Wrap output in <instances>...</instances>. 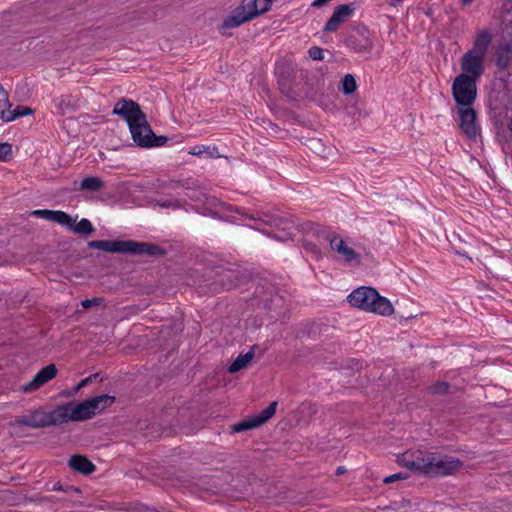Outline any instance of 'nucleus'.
Listing matches in <instances>:
<instances>
[{"instance_id": "nucleus-1", "label": "nucleus", "mask_w": 512, "mask_h": 512, "mask_svg": "<svg viewBox=\"0 0 512 512\" xmlns=\"http://www.w3.org/2000/svg\"><path fill=\"white\" fill-rule=\"evenodd\" d=\"M400 465L426 477L447 476L462 465L455 457L424 451H407L398 458Z\"/></svg>"}, {"instance_id": "nucleus-2", "label": "nucleus", "mask_w": 512, "mask_h": 512, "mask_svg": "<svg viewBox=\"0 0 512 512\" xmlns=\"http://www.w3.org/2000/svg\"><path fill=\"white\" fill-rule=\"evenodd\" d=\"M115 401L114 396L107 394L99 395L78 404L68 403L59 405L62 410L63 424L69 421H83L92 418L107 407L111 406Z\"/></svg>"}, {"instance_id": "nucleus-3", "label": "nucleus", "mask_w": 512, "mask_h": 512, "mask_svg": "<svg viewBox=\"0 0 512 512\" xmlns=\"http://www.w3.org/2000/svg\"><path fill=\"white\" fill-rule=\"evenodd\" d=\"M351 306L381 316H390L394 312L391 302L381 296L374 288L359 287L348 295Z\"/></svg>"}, {"instance_id": "nucleus-4", "label": "nucleus", "mask_w": 512, "mask_h": 512, "mask_svg": "<svg viewBox=\"0 0 512 512\" xmlns=\"http://www.w3.org/2000/svg\"><path fill=\"white\" fill-rule=\"evenodd\" d=\"M89 247L110 253H126L132 255H158L162 253L160 247L134 240H94Z\"/></svg>"}, {"instance_id": "nucleus-5", "label": "nucleus", "mask_w": 512, "mask_h": 512, "mask_svg": "<svg viewBox=\"0 0 512 512\" xmlns=\"http://www.w3.org/2000/svg\"><path fill=\"white\" fill-rule=\"evenodd\" d=\"M31 214L39 218L55 222L78 235L87 236L92 234V232L94 231V227L90 220L83 218L79 222H77V216L72 217L66 212L60 210L54 211L40 209L32 211Z\"/></svg>"}, {"instance_id": "nucleus-6", "label": "nucleus", "mask_w": 512, "mask_h": 512, "mask_svg": "<svg viewBox=\"0 0 512 512\" xmlns=\"http://www.w3.org/2000/svg\"><path fill=\"white\" fill-rule=\"evenodd\" d=\"M477 80L466 74H459L452 84L453 99L457 107L473 106L477 97Z\"/></svg>"}, {"instance_id": "nucleus-7", "label": "nucleus", "mask_w": 512, "mask_h": 512, "mask_svg": "<svg viewBox=\"0 0 512 512\" xmlns=\"http://www.w3.org/2000/svg\"><path fill=\"white\" fill-rule=\"evenodd\" d=\"M61 412L59 405L51 411L36 409L23 416L20 423L32 428L61 425L63 424V414Z\"/></svg>"}, {"instance_id": "nucleus-8", "label": "nucleus", "mask_w": 512, "mask_h": 512, "mask_svg": "<svg viewBox=\"0 0 512 512\" xmlns=\"http://www.w3.org/2000/svg\"><path fill=\"white\" fill-rule=\"evenodd\" d=\"M133 141L141 147H159L166 142V137H156L151 130L147 119L129 127Z\"/></svg>"}, {"instance_id": "nucleus-9", "label": "nucleus", "mask_w": 512, "mask_h": 512, "mask_svg": "<svg viewBox=\"0 0 512 512\" xmlns=\"http://www.w3.org/2000/svg\"><path fill=\"white\" fill-rule=\"evenodd\" d=\"M113 114L122 117L128 124V127H131L135 124H138L146 118V115L142 112L140 106L129 99H120L114 106Z\"/></svg>"}, {"instance_id": "nucleus-10", "label": "nucleus", "mask_w": 512, "mask_h": 512, "mask_svg": "<svg viewBox=\"0 0 512 512\" xmlns=\"http://www.w3.org/2000/svg\"><path fill=\"white\" fill-rule=\"evenodd\" d=\"M277 405L278 403L276 401L271 402L269 406L263 411L254 414L253 416H250L242 420L241 422L233 425L231 427V431L233 433H240L260 427L274 416L277 409Z\"/></svg>"}, {"instance_id": "nucleus-11", "label": "nucleus", "mask_w": 512, "mask_h": 512, "mask_svg": "<svg viewBox=\"0 0 512 512\" xmlns=\"http://www.w3.org/2000/svg\"><path fill=\"white\" fill-rule=\"evenodd\" d=\"M484 61L485 57L468 50L460 60L462 70L460 74H466L478 80L484 72Z\"/></svg>"}, {"instance_id": "nucleus-12", "label": "nucleus", "mask_w": 512, "mask_h": 512, "mask_svg": "<svg viewBox=\"0 0 512 512\" xmlns=\"http://www.w3.org/2000/svg\"><path fill=\"white\" fill-rule=\"evenodd\" d=\"M459 114V126L461 131L468 138H475L479 133V126L476 122L477 114L473 106L457 107Z\"/></svg>"}, {"instance_id": "nucleus-13", "label": "nucleus", "mask_w": 512, "mask_h": 512, "mask_svg": "<svg viewBox=\"0 0 512 512\" xmlns=\"http://www.w3.org/2000/svg\"><path fill=\"white\" fill-rule=\"evenodd\" d=\"M255 7H248L243 1L223 22L222 29H233L256 17Z\"/></svg>"}, {"instance_id": "nucleus-14", "label": "nucleus", "mask_w": 512, "mask_h": 512, "mask_svg": "<svg viewBox=\"0 0 512 512\" xmlns=\"http://www.w3.org/2000/svg\"><path fill=\"white\" fill-rule=\"evenodd\" d=\"M57 375V368L54 364H49L42 368L38 373L32 378V380L21 386L20 390L24 393H31L37 391L50 380L55 378Z\"/></svg>"}, {"instance_id": "nucleus-15", "label": "nucleus", "mask_w": 512, "mask_h": 512, "mask_svg": "<svg viewBox=\"0 0 512 512\" xmlns=\"http://www.w3.org/2000/svg\"><path fill=\"white\" fill-rule=\"evenodd\" d=\"M355 11L353 3L337 5L331 17L324 26V31L334 32L336 31L348 18H350Z\"/></svg>"}, {"instance_id": "nucleus-16", "label": "nucleus", "mask_w": 512, "mask_h": 512, "mask_svg": "<svg viewBox=\"0 0 512 512\" xmlns=\"http://www.w3.org/2000/svg\"><path fill=\"white\" fill-rule=\"evenodd\" d=\"M331 249L338 257L348 263H360V255L340 236L332 235L329 238Z\"/></svg>"}, {"instance_id": "nucleus-17", "label": "nucleus", "mask_w": 512, "mask_h": 512, "mask_svg": "<svg viewBox=\"0 0 512 512\" xmlns=\"http://www.w3.org/2000/svg\"><path fill=\"white\" fill-rule=\"evenodd\" d=\"M492 37L488 30H481L477 33L472 48L469 50L473 53L486 57Z\"/></svg>"}, {"instance_id": "nucleus-18", "label": "nucleus", "mask_w": 512, "mask_h": 512, "mask_svg": "<svg viewBox=\"0 0 512 512\" xmlns=\"http://www.w3.org/2000/svg\"><path fill=\"white\" fill-rule=\"evenodd\" d=\"M70 467L83 474H90L94 471V464L86 457L76 455L70 458L69 460Z\"/></svg>"}, {"instance_id": "nucleus-19", "label": "nucleus", "mask_w": 512, "mask_h": 512, "mask_svg": "<svg viewBox=\"0 0 512 512\" xmlns=\"http://www.w3.org/2000/svg\"><path fill=\"white\" fill-rule=\"evenodd\" d=\"M254 357V353L252 351H249L245 354H240L229 366L228 371L230 373H236L245 367L252 361Z\"/></svg>"}, {"instance_id": "nucleus-20", "label": "nucleus", "mask_w": 512, "mask_h": 512, "mask_svg": "<svg viewBox=\"0 0 512 512\" xmlns=\"http://www.w3.org/2000/svg\"><path fill=\"white\" fill-rule=\"evenodd\" d=\"M11 114H3L2 115V121L9 123L14 120H16L19 117L31 115L33 113V110L26 106H17L16 108L12 109Z\"/></svg>"}, {"instance_id": "nucleus-21", "label": "nucleus", "mask_w": 512, "mask_h": 512, "mask_svg": "<svg viewBox=\"0 0 512 512\" xmlns=\"http://www.w3.org/2000/svg\"><path fill=\"white\" fill-rule=\"evenodd\" d=\"M357 89L356 79L352 74H346L341 81V90L345 95L355 92Z\"/></svg>"}, {"instance_id": "nucleus-22", "label": "nucleus", "mask_w": 512, "mask_h": 512, "mask_svg": "<svg viewBox=\"0 0 512 512\" xmlns=\"http://www.w3.org/2000/svg\"><path fill=\"white\" fill-rule=\"evenodd\" d=\"M12 103L9 101L7 91L0 86V119L2 120L3 114H11L12 112Z\"/></svg>"}, {"instance_id": "nucleus-23", "label": "nucleus", "mask_w": 512, "mask_h": 512, "mask_svg": "<svg viewBox=\"0 0 512 512\" xmlns=\"http://www.w3.org/2000/svg\"><path fill=\"white\" fill-rule=\"evenodd\" d=\"M273 0H249L246 1L248 7H255L257 10L256 16L269 10Z\"/></svg>"}, {"instance_id": "nucleus-24", "label": "nucleus", "mask_w": 512, "mask_h": 512, "mask_svg": "<svg viewBox=\"0 0 512 512\" xmlns=\"http://www.w3.org/2000/svg\"><path fill=\"white\" fill-rule=\"evenodd\" d=\"M155 206H158L160 208H166V209H180L182 207V203L175 199V198H161L157 200L154 204Z\"/></svg>"}, {"instance_id": "nucleus-25", "label": "nucleus", "mask_w": 512, "mask_h": 512, "mask_svg": "<svg viewBox=\"0 0 512 512\" xmlns=\"http://www.w3.org/2000/svg\"><path fill=\"white\" fill-rule=\"evenodd\" d=\"M103 186V183L98 177H87L84 178L81 182V188L88 190H99Z\"/></svg>"}, {"instance_id": "nucleus-26", "label": "nucleus", "mask_w": 512, "mask_h": 512, "mask_svg": "<svg viewBox=\"0 0 512 512\" xmlns=\"http://www.w3.org/2000/svg\"><path fill=\"white\" fill-rule=\"evenodd\" d=\"M12 155V146L9 143H0V160H6Z\"/></svg>"}, {"instance_id": "nucleus-27", "label": "nucleus", "mask_w": 512, "mask_h": 512, "mask_svg": "<svg viewBox=\"0 0 512 512\" xmlns=\"http://www.w3.org/2000/svg\"><path fill=\"white\" fill-rule=\"evenodd\" d=\"M210 149L211 148L209 146H194L189 150V154L194 155V156H199L203 153H208V154L212 155V153L210 152Z\"/></svg>"}, {"instance_id": "nucleus-28", "label": "nucleus", "mask_w": 512, "mask_h": 512, "mask_svg": "<svg viewBox=\"0 0 512 512\" xmlns=\"http://www.w3.org/2000/svg\"><path fill=\"white\" fill-rule=\"evenodd\" d=\"M309 55L313 60H322L324 58L323 50L319 47L310 48Z\"/></svg>"}, {"instance_id": "nucleus-29", "label": "nucleus", "mask_w": 512, "mask_h": 512, "mask_svg": "<svg viewBox=\"0 0 512 512\" xmlns=\"http://www.w3.org/2000/svg\"><path fill=\"white\" fill-rule=\"evenodd\" d=\"M97 377V374H94V375H91V376H88L86 378H84L83 380H81L77 385L76 387L74 388V392H78L80 389H82L83 387L87 386L88 384H90L94 378Z\"/></svg>"}, {"instance_id": "nucleus-30", "label": "nucleus", "mask_w": 512, "mask_h": 512, "mask_svg": "<svg viewBox=\"0 0 512 512\" xmlns=\"http://www.w3.org/2000/svg\"><path fill=\"white\" fill-rule=\"evenodd\" d=\"M102 301L101 298H92V299H85L81 302V305L83 308L88 309L92 306L100 304Z\"/></svg>"}, {"instance_id": "nucleus-31", "label": "nucleus", "mask_w": 512, "mask_h": 512, "mask_svg": "<svg viewBox=\"0 0 512 512\" xmlns=\"http://www.w3.org/2000/svg\"><path fill=\"white\" fill-rule=\"evenodd\" d=\"M405 477L401 473L392 474L384 479L385 483H392L396 480L404 479Z\"/></svg>"}, {"instance_id": "nucleus-32", "label": "nucleus", "mask_w": 512, "mask_h": 512, "mask_svg": "<svg viewBox=\"0 0 512 512\" xmlns=\"http://www.w3.org/2000/svg\"><path fill=\"white\" fill-rule=\"evenodd\" d=\"M447 390L448 385L444 382H441L434 387V392L436 393H445Z\"/></svg>"}, {"instance_id": "nucleus-33", "label": "nucleus", "mask_w": 512, "mask_h": 512, "mask_svg": "<svg viewBox=\"0 0 512 512\" xmlns=\"http://www.w3.org/2000/svg\"><path fill=\"white\" fill-rule=\"evenodd\" d=\"M329 1L330 0H313V2L311 3V7L319 8L323 5H325Z\"/></svg>"}, {"instance_id": "nucleus-34", "label": "nucleus", "mask_w": 512, "mask_h": 512, "mask_svg": "<svg viewBox=\"0 0 512 512\" xmlns=\"http://www.w3.org/2000/svg\"><path fill=\"white\" fill-rule=\"evenodd\" d=\"M63 103H64V100L62 98H57L54 100L55 107L58 108L59 110H63Z\"/></svg>"}, {"instance_id": "nucleus-35", "label": "nucleus", "mask_w": 512, "mask_h": 512, "mask_svg": "<svg viewBox=\"0 0 512 512\" xmlns=\"http://www.w3.org/2000/svg\"><path fill=\"white\" fill-rule=\"evenodd\" d=\"M498 63H499V66L506 67V65L508 63V59L504 60L502 57H500L499 60H498Z\"/></svg>"}, {"instance_id": "nucleus-36", "label": "nucleus", "mask_w": 512, "mask_h": 512, "mask_svg": "<svg viewBox=\"0 0 512 512\" xmlns=\"http://www.w3.org/2000/svg\"><path fill=\"white\" fill-rule=\"evenodd\" d=\"M205 198H206V200H207V202H208L209 204L214 205V206H215V205H216V203L218 202V201H217V199L212 198V197H207V196H205Z\"/></svg>"}, {"instance_id": "nucleus-37", "label": "nucleus", "mask_w": 512, "mask_h": 512, "mask_svg": "<svg viewBox=\"0 0 512 512\" xmlns=\"http://www.w3.org/2000/svg\"><path fill=\"white\" fill-rule=\"evenodd\" d=\"M403 1H404V0H389V4H390L391 6L396 7V6H398V5H399L401 2H403Z\"/></svg>"}, {"instance_id": "nucleus-38", "label": "nucleus", "mask_w": 512, "mask_h": 512, "mask_svg": "<svg viewBox=\"0 0 512 512\" xmlns=\"http://www.w3.org/2000/svg\"><path fill=\"white\" fill-rule=\"evenodd\" d=\"M504 49H505V51H506V53H507V54H509V53H510V51H511V48H510V46H509V45H506Z\"/></svg>"}, {"instance_id": "nucleus-39", "label": "nucleus", "mask_w": 512, "mask_h": 512, "mask_svg": "<svg viewBox=\"0 0 512 512\" xmlns=\"http://www.w3.org/2000/svg\"><path fill=\"white\" fill-rule=\"evenodd\" d=\"M508 127H509L510 131H512V119L510 120Z\"/></svg>"}, {"instance_id": "nucleus-40", "label": "nucleus", "mask_w": 512, "mask_h": 512, "mask_svg": "<svg viewBox=\"0 0 512 512\" xmlns=\"http://www.w3.org/2000/svg\"><path fill=\"white\" fill-rule=\"evenodd\" d=\"M472 0H463L464 4L470 3Z\"/></svg>"}, {"instance_id": "nucleus-41", "label": "nucleus", "mask_w": 512, "mask_h": 512, "mask_svg": "<svg viewBox=\"0 0 512 512\" xmlns=\"http://www.w3.org/2000/svg\"><path fill=\"white\" fill-rule=\"evenodd\" d=\"M337 472H338V473H342V468H341V467H339V468L337 469Z\"/></svg>"}]
</instances>
